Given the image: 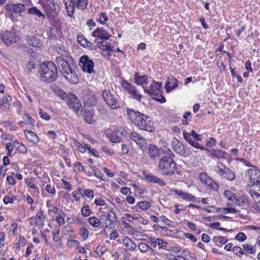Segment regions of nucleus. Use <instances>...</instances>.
I'll return each mask as SVG.
<instances>
[{"mask_svg": "<svg viewBox=\"0 0 260 260\" xmlns=\"http://www.w3.org/2000/svg\"><path fill=\"white\" fill-rule=\"evenodd\" d=\"M165 153L166 155L160 157L157 164L159 172L163 176H172L176 173L179 175L180 172L174 160L175 154L170 149Z\"/></svg>", "mask_w": 260, "mask_h": 260, "instance_id": "obj_1", "label": "nucleus"}, {"mask_svg": "<svg viewBox=\"0 0 260 260\" xmlns=\"http://www.w3.org/2000/svg\"><path fill=\"white\" fill-rule=\"evenodd\" d=\"M183 135L184 139L192 146L200 150H205L208 152V155L211 157H214L217 159H225L226 158L225 155L227 153L225 151L221 150L205 149L203 146H201L199 143V141L202 140V136L197 134L194 130H192L190 132H186L183 131Z\"/></svg>", "mask_w": 260, "mask_h": 260, "instance_id": "obj_2", "label": "nucleus"}, {"mask_svg": "<svg viewBox=\"0 0 260 260\" xmlns=\"http://www.w3.org/2000/svg\"><path fill=\"white\" fill-rule=\"evenodd\" d=\"M72 60L71 56L65 57L57 56L55 59L59 71L65 79L72 84H76L78 82V77L74 68L70 66V61Z\"/></svg>", "mask_w": 260, "mask_h": 260, "instance_id": "obj_3", "label": "nucleus"}, {"mask_svg": "<svg viewBox=\"0 0 260 260\" xmlns=\"http://www.w3.org/2000/svg\"><path fill=\"white\" fill-rule=\"evenodd\" d=\"M38 74L41 81L47 84L56 81L58 77V71L56 64L51 61L40 64Z\"/></svg>", "mask_w": 260, "mask_h": 260, "instance_id": "obj_4", "label": "nucleus"}, {"mask_svg": "<svg viewBox=\"0 0 260 260\" xmlns=\"http://www.w3.org/2000/svg\"><path fill=\"white\" fill-rule=\"evenodd\" d=\"M100 220L101 228L113 229L116 226L117 219L113 212L109 211L107 215H102Z\"/></svg>", "mask_w": 260, "mask_h": 260, "instance_id": "obj_5", "label": "nucleus"}, {"mask_svg": "<svg viewBox=\"0 0 260 260\" xmlns=\"http://www.w3.org/2000/svg\"><path fill=\"white\" fill-rule=\"evenodd\" d=\"M91 36L95 38L94 42L96 44L99 48H101V45H103L105 41L109 40L112 36L107 30L100 27L96 28L93 31Z\"/></svg>", "mask_w": 260, "mask_h": 260, "instance_id": "obj_6", "label": "nucleus"}, {"mask_svg": "<svg viewBox=\"0 0 260 260\" xmlns=\"http://www.w3.org/2000/svg\"><path fill=\"white\" fill-rule=\"evenodd\" d=\"M102 96L107 105L109 106L111 109H116L120 107L118 102V98L115 95L112 93L110 90H104L102 92Z\"/></svg>", "mask_w": 260, "mask_h": 260, "instance_id": "obj_7", "label": "nucleus"}, {"mask_svg": "<svg viewBox=\"0 0 260 260\" xmlns=\"http://www.w3.org/2000/svg\"><path fill=\"white\" fill-rule=\"evenodd\" d=\"M141 117H139L138 120L136 121V125L139 128L148 132H153L154 127L153 123L149 119L148 117L145 114H141Z\"/></svg>", "mask_w": 260, "mask_h": 260, "instance_id": "obj_8", "label": "nucleus"}, {"mask_svg": "<svg viewBox=\"0 0 260 260\" xmlns=\"http://www.w3.org/2000/svg\"><path fill=\"white\" fill-rule=\"evenodd\" d=\"M217 173L222 177L230 181H233L235 178L234 173L229 168L226 167L222 162H217L216 167Z\"/></svg>", "mask_w": 260, "mask_h": 260, "instance_id": "obj_9", "label": "nucleus"}, {"mask_svg": "<svg viewBox=\"0 0 260 260\" xmlns=\"http://www.w3.org/2000/svg\"><path fill=\"white\" fill-rule=\"evenodd\" d=\"M79 64L84 72L89 74L94 73L93 70L94 62L89 58L87 55H84L80 58Z\"/></svg>", "mask_w": 260, "mask_h": 260, "instance_id": "obj_10", "label": "nucleus"}, {"mask_svg": "<svg viewBox=\"0 0 260 260\" xmlns=\"http://www.w3.org/2000/svg\"><path fill=\"white\" fill-rule=\"evenodd\" d=\"M67 104L76 113L82 111V107L80 100L74 94L70 93L68 97Z\"/></svg>", "mask_w": 260, "mask_h": 260, "instance_id": "obj_11", "label": "nucleus"}, {"mask_svg": "<svg viewBox=\"0 0 260 260\" xmlns=\"http://www.w3.org/2000/svg\"><path fill=\"white\" fill-rule=\"evenodd\" d=\"M16 31L13 28H11L10 30H6L1 35V39L3 42L7 46H10L14 42L16 43V38L15 37Z\"/></svg>", "mask_w": 260, "mask_h": 260, "instance_id": "obj_12", "label": "nucleus"}, {"mask_svg": "<svg viewBox=\"0 0 260 260\" xmlns=\"http://www.w3.org/2000/svg\"><path fill=\"white\" fill-rule=\"evenodd\" d=\"M125 131L121 126L117 127L111 134L108 136L110 141L113 143H119L125 135Z\"/></svg>", "mask_w": 260, "mask_h": 260, "instance_id": "obj_13", "label": "nucleus"}, {"mask_svg": "<svg viewBox=\"0 0 260 260\" xmlns=\"http://www.w3.org/2000/svg\"><path fill=\"white\" fill-rule=\"evenodd\" d=\"M43 7L47 15L54 16L57 15L60 11V9L54 3V0L45 1L43 4Z\"/></svg>", "mask_w": 260, "mask_h": 260, "instance_id": "obj_14", "label": "nucleus"}, {"mask_svg": "<svg viewBox=\"0 0 260 260\" xmlns=\"http://www.w3.org/2000/svg\"><path fill=\"white\" fill-rule=\"evenodd\" d=\"M171 144L172 148L177 154L184 157L189 155L188 153L185 150L184 146L176 138L172 139Z\"/></svg>", "mask_w": 260, "mask_h": 260, "instance_id": "obj_15", "label": "nucleus"}, {"mask_svg": "<svg viewBox=\"0 0 260 260\" xmlns=\"http://www.w3.org/2000/svg\"><path fill=\"white\" fill-rule=\"evenodd\" d=\"M142 174L144 177V179L147 182L156 183L160 186H165L166 185V183L165 181L151 173H147L146 171H143Z\"/></svg>", "mask_w": 260, "mask_h": 260, "instance_id": "obj_16", "label": "nucleus"}, {"mask_svg": "<svg viewBox=\"0 0 260 260\" xmlns=\"http://www.w3.org/2000/svg\"><path fill=\"white\" fill-rule=\"evenodd\" d=\"M5 9L10 13L14 12L15 14H18L20 16L22 15V13L26 10V9H24L23 6L20 5V4H7L5 6ZM11 16H13L12 13H11Z\"/></svg>", "mask_w": 260, "mask_h": 260, "instance_id": "obj_17", "label": "nucleus"}, {"mask_svg": "<svg viewBox=\"0 0 260 260\" xmlns=\"http://www.w3.org/2000/svg\"><path fill=\"white\" fill-rule=\"evenodd\" d=\"M145 148L147 150L148 156L151 160H155L160 156L158 148L154 144H150Z\"/></svg>", "mask_w": 260, "mask_h": 260, "instance_id": "obj_18", "label": "nucleus"}, {"mask_svg": "<svg viewBox=\"0 0 260 260\" xmlns=\"http://www.w3.org/2000/svg\"><path fill=\"white\" fill-rule=\"evenodd\" d=\"M248 174L250 175L251 185L260 184V171L257 169H249Z\"/></svg>", "mask_w": 260, "mask_h": 260, "instance_id": "obj_19", "label": "nucleus"}, {"mask_svg": "<svg viewBox=\"0 0 260 260\" xmlns=\"http://www.w3.org/2000/svg\"><path fill=\"white\" fill-rule=\"evenodd\" d=\"M178 86V81L173 76H169L168 77L166 83V90L167 92L171 91Z\"/></svg>", "mask_w": 260, "mask_h": 260, "instance_id": "obj_20", "label": "nucleus"}, {"mask_svg": "<svg viewBox=\"0 0 260 260\" xmlns=\"http://www.w3.org/2000/svg\"><path fill=\"white\" fill-rule=\"evenodd\" d=\"M161 84V83L159 84L158 82H156L154 80H153V83L150 86V88H144V92L149 95H157L159 92ZM143 88L144 87H143Z\"/></svg>", "mask_w": 260, "mask_h": 260, "instance_id": "obj_21", "label": "nucleus"}, {"mask_svg": "<svg viewBox=\"0 0 260 260\" xmlns=\"http://www.w3.org/2000/svg\"><path fill=\"white\" fill-rule=\"evenodd\" d=\"M149 242L150 243L151 245L154 247H156L157 246H158V249L164 248L165 249L168 245V243L162 239L160 238H155L150 237L149 239Z\"/></svg>", "mask_w": 260, "mask_h": 260, "instance_id": "obj_22", "label": "nucleus"}, {"mask_svg": "<svg viewBox=\"0 0 260 260\" xmlns=\"http://www.w3.org/2000/svg\"><path fill=\"white\" fill-rule=\"evenodd\" d=\"M131 138L140 146V149H141L143 151L146 150V146L143 145L144 139L142 136L139 135L137 133L133 132L131 134Z\"/></svg>", "mask_w": 260, "mask_h": 260, "instance_id": "obj_23", "label": "nucleus"}, {"mask_svg": "<svg viewBox=\"0 0 260 260\" xmlns=\"http://www.w3.org/2000/svg\"><path fill=\"white\" fill-rule=\"evenodd\" d=\"M175 194L180 196L182 199L192 202H196V198L188 193L184 192L183 191L178 189H175L174 190Z\"/></svg>", "mask_w": 260, "mask_h": 260, "instance_id": "obj_24", "label": "nucleus"}, {"mask_svg": "<svg viewBox=\"0 0 260 260\" xmlns=\"http://www.w3.org/2000/svg\"><path fill=\"white\" fill-rule=\"evenodd\" d=\"M94 113L92 110L89 109H85L84 111V120L89 124H92L95 122V119L94 117Z\"/></svg>", "mask_w": 260, "mask_h": 260, "instance_id": "obj_25", "label": "nucleus"}, {"mask_svg": "<svg viewBox=\"0 0 260 260\" xmlns=\"http://www.w3.org/2000/svg\"><path fill=\"white\" fill-rule=\"evenodd\" d=\"M78 42L80 44L81 46L84 48H88L92 49L93 47V44L92 43L88 41L84 36L80 35L77 37Z\"/></svg>", "mask_w": 260, "mask_h": 260, "instance_id": "obj_26", "label": "nucleus"}, {"mask_svg": "<svg viewBox=\"0 0 260 260\" xmlns=\"http://www.w3.org/2000/svg\"><path fill=\"white\" fill-rule=\"evenodd\" d=\"M63 4L66 6L67 11L68 13V15L70 17H72L75 12L74 3L73 0H62Z\"/></svg>", "mask_w": 260, "mask_h": 260, "instance_id": "obj_27", "label": "nucleus"}, {"mask_svg": "<svg viewBox=\"0 0 260 260\" xmlns=\"http://www.w3.org/2000/svg\"><path fill=\"white\" fill-rule=\"evenodd\" d=\"M127 114L129 117L130 120L136 124V121L138 120L139 117H141V114H143L139 112H136L133 109H127Z\"/></svg>", "mask_w": 260, "mask_h": 260, "instance_id": "obj_28", "label": "nucleus"}, {"mask_svg": "<svg viewBox=\"0 0 260 260\" xmlns=\"http://www.w3.org/2000/svg\"><path fill=\"white\" fill-rule=\"evenodd\" d=\"M25 135L27 139L30 143L32 144H37L39 141L38 136L31 131H24Z\"/></svg>", "mask_w": 260, "mask_h": 260, "instance_id": "obj_29", "label": "nucleus"}, {"mask_svg": "<svg viewBox=\"0 0 260 260\" xmlns=\"http://www.w3.org/2000/svg\"><path fill=\"white\" fill-rule=\"evenodd\" d=\"M48 34L50 39H57L61 36V29L58 28L50 27Z\"/></svg>", "mask_w": 260, "mask_h": 260, "instance_id": "obj_30", "label": "nucleus"}, {"mask_svg": "<svg viewBox=\"0 0 260 260\" xmlns=\"http://www.w3.org/2000/svg\"><path fill=\"white\" fill-rule=\"evenodd\" d=\"M250 193L253 198H255L257 202H260V184L251 185Z\"/></svg>", "mask_w": 260, "mask_h": 260, "instance_id": "obj_31", "label": "nucleus"}, {"mask_svg": "<svg viewBox=\"0 0 260 260\" xmlns=\"http://www.w3.org/2000/svg\"><path fill=\"white\" fill-rule=\"evenodd\" d=\"M31 219L34 220L35 223L36 225H43L44 219L43 210L40 208L38 211L36 216L35 217H31Z\"/></svg>", "mask_w": 260, "mask_h": 260, "instance_id": "obj_32", "label": "nucleus"}, {"mask_svg": "<svg viewBox=\"0 0 260 260\" xmlns=\"http://www.w3.org/2000/svg\"><path fill=\"white\" fill-rule=\"evenodd\" d=\"M135 82L138 85H143L144 84H147L148 76L146 75L141 76L138 73H135L134 75Z\"/></svg>", "mask_w": 260, "mask_h": 260, "instance_id": "obj_33", "label": "nucleus"}, {"mask_svg": "<svg viewBox=\"0 0 260 260\" xmlns=\"http://www.w3.org/2000/svg\"><path fill=\"white\" fill-rule=\"evenodd\" d=\"M123 242L128 250L133 251L137 247L136 244L128 237H125L123 238Z\"/></svg>", "mask_w": 260, "mask_h": 260, "instance_id": "obj_34", "label": "nucleus"}, {"mask_svg": "<svg viewBox=\"0 0 260 260\" xmlns=\"http://www.w3.org/2000/svg\"><path fill=\"white\" fill-rule=\"evenodd\" d=\"M27 41L29 45L35 47H39L41 45L40 39L35 36L29 37Z\"/></svg>", "mask_w": 260, "mask_h": 260, "instance_id": "obj_35", "label": "nucleus"}, {"mask_svg": "<svg viewBox=\"0 0 260 260\" xmlns=\"http://www.w3.org/2000/svg\"><path fill=\"white\" fill-rule=\"evenodd\" d=\"M39 66V62L36 57L31 56L29 58V61L27 64L28 70H31V69H37Z\"/></svg>", "mask_w": 260, "mask_h": 260, "instance_id": "obj_36", "label": "nucleus"}, {"mask_svg": "<svg viewBox=\"0 0 260 260\" xmlns=\"http://www.w3.org/2000/svg\"><path fill=\"white\" fill-rule=\"evenodd\" d=\"M74 5L78 9L84 10L87 8L88 0H73Z\"/></svg>", "mask_w": 260, "mask_h": 260, "instance_id": "obj_37", "label": "nucleus"}, {"mask_svg": "<svg viewBox=\"0 0 260 260\" xmlns=\"http://www.w3.org/2000/svg\"><path fill=\"white\" fill-rule=\"evenodd\" d=\"M28 13L29 14H35L39 18H42L44 19L45 18V15L36 7H33L28 9Z\"/></svg>", "mask_w": 260, "mask_h": 260, "instance_id": "obj_38", "label": "nucleus"}, {"mask_svg": "<svg viewBox=\"0 0 260 260\" xmlns=\"http://www.w3.org/2000/svg\"><path fill=\"white\" fill-rule=\"evenodd\" d=\"M121 85L128 92V93L133 91V90L136 88L132 83L126 80H122L121 82Z\"/></svg>", "mask_w": 260, "mask_h": 260, "instance_id": "obj_39", "label": "nucleus"}, {"mask_svg": "<svg viewBox=\"0 0 260 260\" xmlns=\"http://www.w3.org/2000/svg\"><path fill=\"white\" fill-rule=\"evenodd\" d=\"M89 223L94 228H99L101 226L100 219L95 216H92L87 219Z\"/></svg>", "mask_w": 260, "mask_h": 260, "instance_id": "obj_40", "label": "nucleus"}, {"mask_svg": "<svg viewBox=\"0 0 260 260\" xmlns=\"http://www.w3.org/2000/svg\"><path fill=\"white\" fill-rule=\"evenodd\" d=\"M78 192L80 193L82 196V197H84V196L88 197V198H93V190L90 189H82L81 188L78 189Z\"/></svg>", "mask_w": 260, "mask_h": 260, "instance_id": "obj_41", "label": "nucleus"}, {"mask_svg": "<svg viewBox=\"0 0 260 260\" xmlns=\"http://www.w3.org/2000/svg\"><path fill=\"white\" fill-rule=\"evenodd\" d=\"M234 199L235 200V204L238 206L246 205L248 203V200L245 197H240L237 198L236 197L234 196Z\"/></svg>", "mask_w": 260, "mask_h": 260, "instance_id": "obj_42", "label": "nucleus"}, {"mask_svg": "<svg viewBox=\"0 0 260 260\" xmlns=\"http://www.w3.org/2000/svg\"><path fill=\"white\" fill-rule=\"evenodd\" d=\"M138 248L141 252L144 253L147 252L148 249H150L152 251L153 250L151 248L149 245L146 243L141 242L138 245Z\"/></svg>", "mask_w": 260, "mask_h": 260, "instance_id": "obj_43", "label": "nucleus"}, {"mask_svg": "<svg viewBox=\"0 0 260 260\" xmlns=\"http://www.w3.org/2000/svg\"><path fill=\"white\" fill-rule=\"evenodd\" d=\"M103 51H106L107 52V54L109 56L111 55V52H113V47H111L110 44L109 43H106V44L101 45V48Z\"/></svg>", "mask_w": 260, "mask_h": 260, "instance_id": "obj_44", "label": "nucleus"}, {"mask_svg": "<svg viewBox=\"0 0 260 260\" xmlns=\"http://www.w3.org/2000/svg\"><path fill=\"white\" fill-rule=\"evenodd\" d=\"M91 213L92 212L88 205L84 206L81 209V214L84 217L89 216Z\"/></svg>", "mask_w": 260, "mask_h": 260, "instance_id": "obj_45", "label": "nucleus"}, {"mask_svg": "<svg viewBox=\"0 0 260 260\" xmlns=\"http://www.w3.org/2000/svg\"><path fill=\"white\" fill-rule=\"evenodd\" d=\"M58 53L60 55L59 56L64 57L66 56H70L68 52L66 50V48L64 45L60 44L57 49Z\"/></svg>", "mask_w": 260, "mask_h": 260, "instance_id": "obj_46", "label": "nucleus"}, {"mask_svg": "<svg viewBox=\"0 0 260 260\" xmlns=\"http://www.w3.org/2000/svg\"><path fill=\"white\" fill-rule=\"evenodd\" d=\"M129 94H130L132 98L138 101H140L142 98V95L140 94L139 92L136 90V88H135L133 91L131 92Z\"/></svg>", "mask_w": 260, "mask_h": 260, "instance_id": "obj_47", "label": "nucleus"}, {"mask_svg": "<svg viewBox=\"0 0 260 260\" xmlns=\"http://www.w3.org/2000/svg\"><path fill=\"white\" fill-rule=\"evenodd\" d=\"M108 20V16L106 13L102 12L99 15V18L96 20L101 24H104Z\"/></svg>", "mask_w": 260, "mask_h": 260, "instance_id": "obj_48", "label": "nucleus"}, {"mask_svg": "<svg viewBox=\"0 0 260 260\" xmlns=\"http://www.w3.org/2000/svg\"><path fill=\"white\" fill-rule=\"evenodd\" d=\"M80 235L84 240H85L88 237L89 231L86 228L81 227L80 229Z\"/></svg>", "mask_w": 260, "mask_h": 260, "instance_id": "obj_49", "label": "nucleus"}, {"mask_svg": "<svg viewBox=\"0 0 260 260\" xmlns=\"http://www.w3.org/2000/svg\"><path fill=\"white\" fill-rule=\"evenodd\" d=\"M150 204L148 201H141L138 203V206L143 210H146L150 207Z\"/></svg>", "mask_w": 260, "mask_h": 260, "instance_id": "obj_50", "label": "nucleus"}, {"mask_svg": "<svg viewBox=\"0 0 260 260\" xmlns=\"http://www.w3.org/2000/svg\"><path fill=\"white\" fill-rule=\"evenodd\" d=\"M243 247L245 251L248 252L250 254H253L255 252V249L254 247L248 244H243Z\"/></svg>", "mask_w": 260, "mask_h": 260, "instance_id": "obj_51", "label": "nucleus"}, {"mask_svg": "<svg viewBox=\"0 0 260 260\" xmlns=\"http://www.w3.org/2000/svg\"><path fill=\"white\" fill-rule=\"evenodd\" d=\"M52 28H61V22L58 19L54 18L51 22V27Z\"/></svg>", "mask_w": 260, "mask_h": 260, "instance_id": "obj_52", "label": "nucleus"}, {"mask_svg": "<svg viewBox=\"0 0 260 260\" xmlns=\"http://www.w3.org/2000/svg\"><path fill=\"white\" fill-rule=\"evenodd\" d=\"M39 115L43 119L49 120L50 119V116L41 109H39Z\"/></svg>", "mask_w": 260, "mask_h": 260, "instance_id": "obj_53", "label": "nucleus"}, {"mask_svg": "<svg viewBox=\"0 0 260 260\" xmlns=\"http://www.w3.org/2000/svg\"><path fill=\"white\" fill-rule=\"evenodd\" d=\"M25 183L27 184V185L29 187L31 188L35 189L37 190L38 192H39V189L38 187H37L35 183L33 182V181L30 179H26L25 180Z\"/></svg>", "mask_w": 260, "mask_h": 260, "instance_id": "obj_54", "label": "nucleus"}, {"mask_svg": "<svg viewBox=\"0 0 260 260\" xmlns=\"http://www.w3.org/2000/svg\"><path fill=\"white\" fill-rule=\"evenodd\" d=\"M11 100V97L9 95H4L3 99H1L2 107L5 104H7L10 106V101Z\"/></svg>", "mask_w": 260, "mask_h": 260, "instance_id": "obj_55", "label": "nucleus"}, {"mask_svg": "<svg viewBox=\"0 0 260 260\" xmlns=\"http://www.w3.org/2000/svg\"><path fill=\"white\" fill-rule=\"evenodd\" d=\"M235 239L240 242H243L246 239V236L243 233H239L235 237Z\"/></svg>", "mask_w": 260, "mask_h": 260, "instance_id": "obj_56", "label": "nucleus"}, {"mask_svg": "<svg viewBox=\"0 0 260 260\" xmlns=\"http://www.w3.org/2000/svg\"><path fill=\"white\" fill-rule=\"evenodd\" d=\"M204 184L208 186H210L212 188H214V185L217 186V188H218V186L217 185V184L215 182H214V180L210 177H209V178L207 179L206 182H205Z\"/></svg>", "mask_w": 260, "mask_h": 260, "instance_id": "obj_57", "label": "nucleus"}, {"mask_svg": "<svg viewBox=\"0 0 260 260\" xmlns=\"http://www.w3.org/2000/svg\"><path fill=\"white\" fill-rule=\"evenodd\" d=\"M232 250L236 255H238L239 253L240 254H245V253L243 252V250L240 247L234 246L232 248Z\"/></svg>", "mask_w": 260, "mask_h": 260, "instance_id": "obj_58", "label": "nucleus"}, {"mask_svg": "<svg viewBox=\"0 0 260 260\" xmlns=\"http://www.w3.org/2000/svg\"><path fill=\"white\" fill-rule=\"evenodd\" d=\"M26 119V124H30L32 126L35 125V120L32 118L31 116L28 114H25Z\"/></svg>", "mask_w": 260, "mask_h": 260, "instance_id": "obj_59", "label": "nucleus"}, {"mask_svg": "<svg viewBox=\"0 0 260 260\" xmlns=\"http://www.w3.org/2000/svg\"><path fill=\"white\" fill-rule=\"evenodd\" d=\"M6 150L8 151V155L9 156H12V152L13 149V147L11 143H7L6 145Z\"/></svg>", "mask_w": 260, "mask_h": 260, "instance_id": "obj_60", "label": "nucleus"}, {"mask_svg": "<svg viewBox=\"0 0 260 260\" xmlns=\"http://www.w3.org/2000/svg\"><path fill=\"white\" fill-rule=\"evenodd\" d=\"M20 5L23 6L24 9H26V7L31 6L32 4L31 0H21Z\"/></svg>", "mask_w": 260, "mask_h": 260, "instance_id": "obj_61", "label": "nucleus"}, {"mask_svg": "<svg viewBox=\"0 0 260 260\" xmlns=\"http://www.w3.org/2000/svg\"><path fill=\"white\" fill-rule=\"evenodd\" d=\"M4 203L7 205L9 203H13L14 202V199L12 197H10L9 196H6L3 199Z\"/></svg>", "mask_w": 260, "mask_h": 260, "instance_id": "obj_62", "label": "nucleus"}, {"mask_svg": "<svg viewBox=\"0 0 260 260\" xmlns=\"http://www.w3.org/2000/svg\"><path fill=\"white\" fill-rule=\"evenodd\" d=\"M94 204L97 206H103L105 204V202L103 198L100 197L95 200Z\"/></svg>", "mask_w": 260, "mask_h": 260, "instance_id": "obj_63", "label": "nucleus"}, {"mask_svg": "<svg viewBox=\"0 0 260 260\" xmlns=\"http://www.w3.org/2000/svg\"><path fill=\"white\" fill-rule=\"evenodd\" d=\"M92 171L95 176L100 179L102 178L103 174L98 169L94 167Z\"/></svg>", "mask_w": 260, "mask_h": 260, "instance_id": "obj_64", "label": "nucleus"}]
</instances>
